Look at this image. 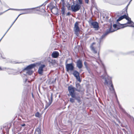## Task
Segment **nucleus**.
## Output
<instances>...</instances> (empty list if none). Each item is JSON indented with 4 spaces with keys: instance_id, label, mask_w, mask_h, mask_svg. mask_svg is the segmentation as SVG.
I'll return each instance as SVG.
<instances>
[{
    "instance_id": "obj_46",
    "label": "nucleus",
    "mask_w": 134,
    "mask_h": 134,
    "mask_svg": "<svg viewBox=\"0 0 134 134\" xmlns=\"http://www.w3.org/2000/svg\"><path fill=\"white\" fill-rule=\"evenodd\" d=\"M62 2H64V0H61Z\"/></svg>"
},
{
    "instance_id": "obj_37",
    "label": "nucleus",
    "mask_w": 134,
    "mask_h": 134,
    "mask_svg": "<svg viewBox=\"0 0 134 134\" xmlns=\"http://www.w3.org/2000/svg\"><path fill=\"white\" fill-rule=\"evenodd\" d=\"M133 52H134V51H132L129 52L128 54H130Z\"/></svg>"
},
{
    "instance_id": "obj_51",
    "label": "nucleus",
    "mask_w": 134,
    "mask_h": 134,
    "mask_svg": "<svg viewBox=\"0 0 134 134\" xmlns=\"http://www.w3.org/2000/svg\"><path fill=\"white\" fill-rule=\"evenodd\" d=\"M14 23H15V22L14 21V22L13 23H12V24H13Z\"/></svg>"
},
{
    "instance_id": "obj_54",
    "label": "nucleus",
    "mask_w": 134,
    "mask_h": 134,
    "mask_svg": "<svg viewBox=\"0 0 134 134\" xmlns=\"http://www.w3.org/2000/svg\"><path fill=\"white\" fill-rule=\"evenodd\" d=\"M27 80V79H26V80H25V81H26Z\"/></svg>"
},
{
    "instance_id": "obj_36",
    "label": "nucleus",
    "mask_w": 134,
    "mask_h": 134,
    "mask_svg": "<svg viewBox=\"0 0 134 134\" xmlns=\"http://www.w3.org/2000/svg\"><path fill=\"white\" fill-rule=\"evenodd\" d=\"M68 62V60L67 59L66 60L65 62V66H66V65L67 64H67Z\"/></svg>"
},
{
    "instance_id": "obj_22",
    "label": "nucleus",
    "mask_w": 134,
    "mask_h": 134,
    "mask_svg": "<svg viewBox=\"0 0 134 134\" xmlns=\"http://www.w3.org/2000/svg\"><path fill=\"white\" fill-rule=\"evenodd\" d=\"M61 9L62 16H64L65 15V8L64 7H63L61 8Z\"/></svg>"
},
{
    "instance_id": "obj_2",
    "label": "nucleus",
    "mask_w": 134,
    "mask_h": 134,
    "mask_svg": "<svg viewBox=\"0 0 134 134\" xmlns=\"http://www.w3.org/2000/svg\"><path fill=\"white\" fill-rule=\"evenodd\" d=\"M81 86L78 83L76 84V88L73 87L72 85H70L68 87V90L70 95L72 98L76 99L79 103L81 101L80 97L78 96H76L75 91H76L80 92L81 91Z\"/></svg>"
},
{
    "instance_id": "obj_34",
    "label": "nucleus",
    "mask_w": 134,
    "mask_h": 134,
    "mask_svg": "<svg viewBox=\"0 0 134 134\" xmlns=\"http://www.w3.org/2000/svg\"><path fill=\"white\" fill-rule=\"evenodd\" d=\"M10 27L8 29V30H7V31L6 32L5 34L3 36V37H4V36H5V34H6V33L8 31V30H9V29H10Z\"/></svg>"
},
{
    "instance_id": "obj_14",
    "label": "nucleus",
    "mask_w": 134,
    "mask_h": 134,
    "mask_svg": "<svg viewBox=\"0 0 134 134\" xmlns=\"http://www.w3.org/2000/svg\"><path fill=\"white\" fill-rule=\"evenodd\" d=\"M59 55V53L58 52L56 51L53 52L51 54L52 57L54 58H57Z\"/></svg>"
},
{
    "instance_id": "obj_13",
    "label": "nucleus",
    "mask_w": 134,
    "mask_h": 134,
    "mask_svg": "<svg viewBox=\"0 0 134 134\" xmlns=\"http://www.w3.org/2000/svg\"><path fill=\"white\" fill-rule=\"evenodd\" d=\"M52 96L53 94L52 93H51V94L50 99L49 97L48 98L49 100V102L48 103L46 104V106L45 109L47 108L51 104L52 101Z\"/></svg>"
},
{
    "instance_id": "obj_16",
    "label": "nucleus",
    "mask_w": 134,
    "mask_h": 134,
    "mask_svg": "<svg viewBox=\"0 0 134 134\" xmlns=\"http://www.w3.org/2000/svg\"><path fill=\"white\" fill-rule=\"evenodd\" d=\"M35 66L36 65L35 64H31L25 68L24 70H27L34 68Z\"/></svg>"
},
{
    "instance_id": "obj_47",
    "label": "nucleus",
    "mask_w": 134,
    "mask_h": 134,
    "mask_svg": "<svg viewBox=\"0 0 134 134\" xmlns=\"http://www.w3.org/2000/svg\"><path fill=\"white\" fill-rule=\"evenodd\" d=\"M116 99H118V98H117V96H116Z\"/></svg>"
},
{
    "instance_id": "obj_41",
    "label": "nucleus",
    "mask_w": 134,
    "mask_h": 134,
    "mask_svg": "<svg viewBox=\"0 0 134 134\" xmlns=\"http://www.w3.org/2000/svg\"><path fill=\"white\" fill-rule=\"evenodd\" d=\"M32 72H31V71H30L29 72V74H32Z\"/></svg>"
},
{
    "instance_id": "obj_49",
    "label": "nucleus",
    "mask_w": 134,
    "mask_h": 134,
    "mask_svg": "<svg viewBox=\"0 0 134 134\" xmlns=\"http://www.w3.org/2000/svg\"><path fill=\"white\" fill-rule=\"evenodd\" d=\"M32 97H33V95L32 93Z\"/></svg>"
},
{
    "instance_id": "obj_39",
    "label": "nucleus",
    "mask_w": 134,
    "mask_h": 134,
    "mask_svg": "<svg viewBox=\"0 0 134 134\" xmlns=\"http://www.w3.org/2000/svg\"><path fill=\"white\" fill-rule=\"evenodd\" d=\"M21 125V126H25V124H23Z\"/></svg>"
},
{
    "instance_id": "obj_23",
    "label": "nucleus",
    "mask_w": 134,
    "mask_h": 134,
    "mask_svg": "<svg viewBox=\"0 0 134 134\" xmlns=\"http://www.w3.org/2000/svg\"><path fill=\"white\" fill-rule=\"evenodd\" d=\"M41 132V131L40 129L39 128H37L35 132V133L37 134H40Z\"/></svg>"
},
{
    "instance_id": "obj_5",
    "label": "nucleus",
    "mask_w": 134,
    "mask_h": 134,
    "mask_svg": "<svg viewBox=\"0 0 134 134\" xmlns=\"http://www.w3.org/2000/svg\"><path fill=\"white\" fill-rule=\"evenodd\" d=\"M74 31L75 34H76L77 36H78L79 35V32L80 31V29L79 26L78 22H76L74 24Z\"/></svg>"
},
{
    "instance_id": "obj_44",
    "label": "nucleus",
    "mask_w": 134,
    "mask_h": 134,
    "mask_svg": "<svg viewBox=\"0 0 134 134\" xmlns=\"http://www.w3.org/2000/svg\"><path fill=\"white\" fill-rule=\"evenodd\" d=\"M3 70V69H2L0 67V70Z\"/></svg>"
},
{
    "instance_id": "obj_42",
    "label": "nucleus",
    "mask_w": 134,
    "mask_h": 134,
    "mask_svg": "<svg viewBox=\"0 0 134 134\" xmlns=\"http://www.w3.org/2000/svg\"><path fill=\"white\" fill-rule=\"evenodd\" d=\"M111 3L113 4H115V3L114 2H111Z\"/></svg>"
},
{
    "instance_id": "obj_45",
    "label": "nucleus",
    "mask_w": 134,
    "mask_h": 134,
    "mask_svg": "<svg viewBox=\"0 0 134 134\" xmlns=\"http://www.w3.org/2000/svg\"><path fill=\"white\" fill-rule=\"evenodd\" d=\"M13 24H12V25H11V26H10V28H11V27L13 25Z\"/></svg>"
},
{
    "instance_id": "obj_11",
    "label": "nucleus",
    "mask_w": 134,
    "mask_h": 134,
    "mask_svg": "<svg viewBox=\"0 0 134 134\" xmlns=\"http://www.w3.org/2000/svg\"><path fill=\"white\" fill-rule=\"evenodd\" d=\"M76 66L79 69H80L82 68L83 65L82 61L80 59H79L77 61Z\"/></svg>"
},
{
    "instance_id": "obj_24",
    "label": "nucleus",
    "mask_w": 134,
    "mask_h": 134,
    "mask_svg": "<svg viewBox=\"0 0 134 134\" xmlns=\"http://www.w3.org/2000/svg\"><path fill=\"white\" fill-rule=\"evenodd\" d=\"M71 97L72 98H70L69 100L71 102L73 103L75 102V99L74 98H72V97ZM75 100L76 99H75Z\"/></svg>"
},
{
    "instance_id": "obj_9",
    "label": "nucleus",
    "mask_w": 134,
    "mask_h": 134,
    "mask_svg": "<svg viewBox=\"0 0 134 134\" xmlns=\"http://www.w3.org/2000/svg\"><path fill=\"white\" fill-rule=\"evenodd\" d=\"M73 74L78 81H81L79 73L77 71L74 70L73 73Z\"/></svg>"
},
{
    "instance_id": "obj_6",
    "label": "nucleus",
    "mask_w": 134,
    "mask_h": 134,
    "mask_svg": "<svg viewBox=\"0 0 134 134\" xmlns=\"http://www.w3.org/2000/svg\"><path fill=\"white\" fill-rule=\"evenodd\" d=\"M81 7V6L78 3L75 5H72L71 6V9L72 12H76L78 11Z\"/></svg>"
},
{
    "instance_id": "obj_26",
    "label": "nucleus",
    "mask_w": 134,
    "mask_h": 134,
    "mask_svg": "<svg viewBox=\"0 0 134 134\" xmlns=\"http://www.w3.org/2000/svg\"><path fill=\"white\" fill-rule=\"evenodd\" d=\"M35 116L36 117H39L40 116V113L37 112L35 114Z\"/></svg>"
},
{
    "instance_id": "obj_28",
    "label": "nucleus",
    "mask_w": 134,
    "mask_h": 134,
    "mask_svg": "<svg viewBox=\"0 0 134 134\" xmlns=\"http://www.w3.org/2000/svg\"><path fill=\"white\" fill-rule=\"evenodd\" d=\"M125 17V19H126L128 21L131 20V19L128 17L126 15V17Z\"/></svg>"
},
{
    "instance_id": "obj_20",
    "label": "nucleus",
    "mask_w": 134,
    "mask_h": 134,
    "mask_svg": "<svg viewBox=\"0 0 134 134\" xmlns=\"http://www.w3.org/2000/svg\"><path fill=\"white\" fill-rule=\"evenodd\" d=\"M48 7L49 8V9L51 10L53 9L54 8L56 7V5H54L52 3H50L49 5H48Z\"/></svg>"
},
{
    "instance_id": "obj_33",
    "label": "nucleus",
    "mask_w": 134,
    "mask_h": 134,
    "mask_svg": "<svg viewBox=\"0 0 134 134\" xmlns=\"http://www.w3.org/2000/svg\"><path fill=\"white\" fill-rule=\"evenodd\" d=\"M71 15V14L70 12H68L66 14V15L67 16H69L70 15Z\"/></svg>"
},
{
    "instance_id": "obj_30",
    "label": "nucleus",
    "mask_w": 134,
    "mask_h": 134,
    "mask_svg": "<svg viewBox=\"0 0 134 134\" xmlns=\"http://www.w3.org/2000/svg\"><path fill=\"white\" fill-rule=\"evenodd\" d=\"M79 2V4L80 5L82 3V0H78Z\"/></svg>"
},
{
    "instance_id": "obj_3",
    "label": "nucleus",
    "mask_w": 134,
    "mask_h": 134,
    "mask_svg": "<svg viewBox=\"0 0 134 134\" xmlns=\"http://www.w3.org/2000/svg\"><path fill=\"white\" fill-rule=\"evenodd\" d=\"M101 77L102 79L104 80V83L105 86L110 87V85L112 83L111 78L107 74L102 75Z\"/></svg>"
},
{
    "instance_id": "obj_50",
    "label": "nucleus",
    "mask_w": 134,
    "mask_h": 134,
    "mask_svg": "<svg viewBox=\"0 0 134 134\" xmlns=\"http://www.w3.org/2000/svg\"><path fill=\"white\" fill-rule=\"evenodd\" d=\"M54 1H56L57 0H53Z\"/></svg>"
},
{
    "instance_id": "obj_40",
    "label": "nucleus",
    "mask_w": 134,
    "mask_h": 134,
    "mask_svg": "<svg viewBox=\"0 0 134 134\" xmlns=\"http://www.w3.org/2000/svg\"><path fill=\"white\" fill-rule=\"evenodd\" d=\"M19 15L17 17V18L15 20V21H14V22H15V21L17 19H18V18L19 17Z\"/></svg>"
},
{
    "instance_id": "obj_25",
    "label": "nucleus",
    "mask_w": 134,
    "mask_h": 134,
    "mask_svg": "<svg viewBox=\"0 0 134 134\" xmlns=\"http://www.w3.org/2000/svg\"><path fill=\"white\" fill-rule=\"evenodd\" d=\"M132 23L133 24V22H132V21H131V20H129V21H128L127 22V23L126 24V27L127 26H128L126 25L127 24H130Z\"/></svg>"
},
{
    "instance_id": "obj_55",
    "label": "nucleus",
    "mask_w": 134,
    "mask_h": 134,
    "mask_svg": "<svg viewBox=\"0 0 134 134\" xmlns=\"http://www.w3.org/2000/svg\"><path fill=\"white\" fill-rule=\"evenodd\" d=\"M27 80V79H26V80H25V81H26Z\"/></svg>"
},
{
    "instance_id": "obj_10",
    "label": "nucleus",
    "mask_w": 134,
    "mask_h": 134,
    "mask_svg": "<svg viewBox=\"0 0 134 134\" xmlns=\"http://www.w3.org/2000/svg\"><path fill=\"white\" fill-rule=\"evenodd\" d=\"M93 28L96 30H98L99 28L98 23L97 22H91L90 23Z\"/></svg>"
},
{
    "instance_id": "obj_52",
    "label": "nucleus",
    "mask_w": 134,
    "mask_h": 134,
    "mask_svg": "<svg viewBox=\"0 0 134 134\" xmlns=\"http://www.w3.org/2000/svg\"><path fill=\"white\" fill-rule=\"evenodd\" d=\"M103 67L104 68V65H103Z\"/></svg>"
},
{
    "instance_id": "obj_19",
    "label": "nucleus",
    "mask_w": 134,
    "mask_h": 134,
    "mask_svg": "<svg viewBox=\"0 0 134 134\" xmlns=\"http://www.w3.org/2000/svg\"><path fill=\"white\" fill-rule=\"evenodd\" d=\"M95 44V43L94 42L92 43L90 46V48L92 51L94 53H97V51L95 50L93 46V45Z\"/></svg>"
},
{
    "instance_id": "obj_1",
    "label": "nucleus",
    "mask_w": 134,
    "mask_h": 134,
    "mask_svg": "<svg viewBox=\"0 0 134 134\" xmlns=\"http://www.w3.org/2000/svg\"><path fill=\"white\" fill-rule=\"evenodd\" d=\"M47 3L48 1H46L41 5L35 8L20 9L10 8L9 9H11L12 10H16L17 11H25V12L20 14L19 15V16L20 15L22 14H29L34 13L36 11H39L41 12H43L45 11L44 10L45 8L44 6Z\"/></svg>"
},
{
    "instance_id": "obj_8",
    "label": "nucleus",
    "mask_w": 134,
    "mask_h": 134,
    "mask_svg": "<svg viewBox=\"0 0 134 134\" xmlns=\"http://www.w3.org/2000/svg\"><path fill=\"white\" fill-rule=\"evenodd\" d=\"M116 23V24H114L113 25V27L114 28L117 27L118 29H119L121 28H124L126 26V24H121L120 23H118L117 22Z\"/></svg>"
},
{
    "instance_id": "obj_27",
    "label": "nucleus",
    "mask_w": 134,
    "mask_h": 134,
    "mask_svg": "<svg viewBox=\"0 0 134 134\" xmlns=\"http://www.w3.org/2000/svg\"><path fill=\"white\" fill-rule=\"evenodd\" d=\"M84 64L86 68L88 67L87 66V62H84Z\"/></svg>"
},
{
    "instance_id": "obj_48",
    "label": "nucleus",
    "mask_w": 134,
    "mask_h": 134,
    "mask_svg": "<svg viewBox=\"0 0 134 134\" xmlns=\"http://www.w3.org/2000/svg\"><path fill=\"white\" fill-rule=\"evenodd\" d=\"M3 38V37L2 38L0 39V42L1 41V40Z\"/></svg>"
},
{
    "instance_id": "obj_29",
    "label": "nucleus",
    "mask_w": 134,
    "mask_h": 134,
    "mask_svg": "<svg viewBox=\"0 0 134 134\" xmlns=\"http://www.w3.org/2000/svg\"><path fill=\"white\" fill-rule=\"evenodd\" d=\"M86 69L87 70V71H88V72L89 73H90L91 72H90V68L88 67L87 68H86Z\"/></svg>"
},
{
    "instance_id": "obj_31",
    "label": "nucleus",
    "mask_w": 134,
    "mask_h": 134,
    "mask_svg": "<svg viewBox=\"0 0 134 134\" xmlns=\"http://www.w3.org/2000/svg\"><path fill=\"white\" fill-rule=\"evenodd\" d=\"M8 9V10H5V11L4 12H1L0 13V15H1L3 13H5V12H6L8 10H9L10 9Z\"/></svg>"
},
{
    "instance_id": "obj_53",
    "label": "nucleus",
    "mask_w": 134,
    "mask_h": 134,
    "mask_svg": "<svg viewBox=\"0 0 134 134\" xmlns=\"http://www.w3.org/2000/svg\"><path fill=\"white\" fill-rule=\"evenodd\" d=\"M118 121L119 122H120L119 120H118Z\"/></svg>"
},
{
    "instance_id": "obj_21",
    "label": "nucleus",
    "mask_w": 134,
    "mask_h": 134,
    "mask_svg": "<svg viewBox=\"0 0 134 134\" xmlns=\"http://www.w3.org/2000/svg\"><path fill=\"white\" fill-rule=\"evenodd\" d=\"M109 87V89L111 91L113 92H115L114 89V88L113 85L112 84V83L110 85V87Z\"/></svg>"
},
{
    "instance_id": "obj_17",
    "label": "nucleus",
    "mask_w": 134,
    "mask_h": 134,
    "mask_svg": "<svg viewBox=\"0 0 134 134\" xmlns=\"http://www.w3.org/2000/svg\"><path fill=\"white\" fill-rule=\"evenodd\" d=\"M51 11L53 13L55 14H57L58 13V9L56 7Z\"/></svg>"
},
{
    "instance_id": "obj_4",
    "label": "nucleus",
    "mask_w": 134,
    "mask_h": 134,
    "mask_svg": "<svg viewBox=\"0 0 134 134\" xmlns=\"http://www.w3.org/2000/svg\"><path fill=\"white\" fill-rule=\"evenodd\" d=\"M112 26H110L109 28L107 30L105 33L103 35L99 38L97 40V42L99 45L100 44V43L103 41V39L104 38L105 36L115 31V30H112Z\"/></svg>"
},
{
    "instance_id": "obj_35",
    "label": "nucleus",
    "mask_w": 134,
    "mask_h": 134,
    "mask_svg": "<svg viewBox=\"0 0 134 134\" xmlns=\"http://www.w3.org/2000/svg\"><path fill=\"white\" fill-rule=\"evenodd\" d=\"M85 3L88 4V0H85Z\"/></svg>"
},
{
    "instance_id": "obj_15",
    "label": "nucleus",
    "mask_w": 134,
    "mask_h": 134,
    "mask_svg": "<svg viewBox=\"0 0 134 134\" xmlns=\"http://www.w3.org/2000/svg\"><path fill=\"white\" fill-rule=\"evenodd\" d=\"M116 100H117V103H118V104L119 107V108L120 109L121 111H122L125 114H127V113L126 112L125 110L121 106L120 104L119 103V102L118 99H116Z\"/></svg>"
},
{
    "instance_id": "obj_43",
    "label": "nucleus",
    "mask_w": 134,
    "mask_h": 134,
    "mask_svg": "<svg viewBox=\"0 0 134 134\" xmlns=\"http://www.w3.org/2000/svg\"><path fill=\"white\" fill-rule=\"evenodd\" d=\"M1 57L2 58H3V59H4V58H5L4 57H3L2 55H1Z\"/></svg>"
},
{
    "instance_id": "obj_18",
    "label": "nucleus",
    "mask_w": 134,
    "mask_h": 134,
    "mask_svg": "<svg viewBox=\"0 0 134 134\" xmlns=\"http://www.w3.org/2000/svg\"><path fill=\"white\" fill-rule=\"evenodd\" d=\"M125 17H126V15H122L120 16L118 19H117L116 20V22H118V23H119V21H120L123 19H125Z\"/></svg>"
},
{
    "instance_id": "obj_32",
    "label": "nucleus",
    "mask_w": 134,
    "mask_h": 134,
    "mask_svg": "<svg viewBox=\"0 0 134 134\" xmlns=\"http://www.w3.org/2000/svg\"><path fill=\"white\" fill-rule=\"evenodd\" d=\"M131 25L130 26H131L132 27H134V23H133V24L132 23H131Z\"/></svg>"
},
{
    "instance_id": "obj_12",
    "label": "nucleus",
    "mask_w": 134,
    "mask_h": 134,
    "mask_svg": "<svg viewBox=\"0 0 134 134\" xmlns=\"http://www.w3.org/2000/svg\"><path fill=\"white\" fill-rule=\"evenodd\" d=\"M45 65L44 64H42L39 67L38 70V72L39 74L40 75H42L43 72V68L45 67Z\"/></svg>"
},
{
    "instance_id": "obj_38",
    "label": "nucleus",
    "mask_w": 134,
    "mask_h": 134,
    "mask_svg": "<svg viewBox=\"0 0 134 134\" xmlns=\"http://www.w3.org/2000/svg\"><path fill=\"white\" fill-rule=\"evenodd\" d=\"M132 0H131V1H130V2H129V4H128L126 6V8H127H127L128 7V6L129 5V4H130L131 2L132 1Z\"/></svg>"
},
{
    "instance_id": "obj_7",
    "label": "nucleus",
    "mask_w": 134,
    "mask_h": 134,
    "mask_svg": "<svg viewBox=\"0 0 134 134\" xmlns=\"http://www.w3.org/2000/svg\"><path fill=\"white\" fill-rule=\"evenodd\" d=\"M66 71H72L74 69L73 63H71L67 64L66 66Z\"/></svg>"
}]
</instances>
